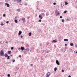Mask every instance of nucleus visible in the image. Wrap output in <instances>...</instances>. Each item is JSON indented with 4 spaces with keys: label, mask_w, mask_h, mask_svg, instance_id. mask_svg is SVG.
I'll list each match as a JSON object with an SVG mask.
<instances>
[{
    "label": "nucleus",
    "mask_w": 77,
    "mask_h": 77,
    "mask_svg": "<svg viewBox=\"0 0 77 77\" xmlns=\"http://www.w3.org/2000/svg\"><path fill=\"white\" fill-rule=\"evenodd\" d=\"M64 41H66V42L68 41V39H64Z\"/></svg>",
    "instance_id": "nucleus-13"
},
{
    "label": "nucleus",
    "mask_w": 77,
    "mask_h": 77,
    "mask_svg": "<svg viewBox=\"0 0 77 77\" xmlns=\"http://www.w3.org/2000/svg\"><path fill=\"white\" fill-rule=\"evenodd\" d=\"M67 12V11H65L64 12V14H66V13Z\"/></svg>",
    "instance_id": "nucleus-24"
},
{
    "label": "nucleus",
    "mask_w": 77,
    "mask_h": 77,
    "mask_svg": "<svg viewBox=\"0 0 77 77\" xmlns=\"http://www.w3.org/2000/svg\"><path fill=\"white\" fill-rule=\"evenodd\" d=\"M62 72H64V70L63 69H62Z\"/></svg>",
    "instance_id": "nucleus-36"
},
{
    "label": "nucleus",
    "mask_w": 77,
    "mask_h": 77,
    "mask_svg": "<svg viewBox=\"0 0 77 77\" xmlns=\"http://www.w3.org/2000/svg\"><path fill=\"white\" fill-rule=\"evenodd\" d=\"M21 43H22V44H24V42H21Z\"/></svg>",
    "instance_id": "nucleus-55"
},
{
    "label": "nucleus",
    "mask_w": 77,
    "mask_h": 77,
    "mask_svg": "<svg viewBox=\"0 0 77 77\" xmlns=\"http://www.w3.org/2000/svg\"><path fill=\"white\" fill-rule=\"evenodd\" d=\"M17 16H16V17H15V18H14V19H15L16 20V19H17Z\"/></svg>",
    "instance_id": "nucleus-43"
},
{
    "label": "nucleus",
    "mask_w": 77,
    "mask_h": 77,
    "mask_svg": "<svg viewBox=\"0 0 77 77\" xmlns=\"http://www.w3.org/2000/svg\"><path fill=\"white\" fill-rule=\"evenodd\" d=\"M50 77V75H48V76L47 77Z\"/></svg>",
    "instance_id": "nucleus-60"
},
{
    "label": "nucleus",
    "mask_w": 77,
    "mask_h": 77,
    "mask_svg": "<svg viewBox=\"0 0 77 77\" xmlns=\"http://www.w3.org/2000/svg\"><path fill=\"white\" fill-rule=\"evenodd\" d=\"M57 15H60V13H58Z\"/></svg>",
    "instance_id": "nucleus-44"
},
{
    "label": "nucleus",
    "mask_w": 77,
    "mask_h": 77,
    "mask_svg": "<svg viewBox=\"0 0 77 77\" xmlns=\"http://www.w3.org/2000/svg\"><path fill=\"white\" fill-rule=\"evenodd\" d=\"M5 43H6V44H8V42H6Z\"/></svg>",
    "instance_id": "nucleus-45"
},
{
    "label": "nucleus",
    "mask_w": 77,
    "mask_h": 77,
    "mask_svg": "<svg viewBox=\"0 0 77 77\" xmlns=\"http://www.w3.org/2000/svg\"><path fill=\"white\" fill-rule=\"evenodd\" d=\"M14 21L16 23H18V21H17V20L16 19H15L14 20Z\"/></svg>",
    "instance_id": "nucleus-18"
},
{
    "label": "nucleus",
    "mask_w": 77,
    "mask_h": 77,
    "mask_svg": "<svg viewBox=\"0 0 77 77\" xmlns=\"http://www.w3.org/2000/svg\"><path fill=\"white\" fill-rule=\"evenodd\" d=\"M19 57H21V55H19Z\"/></svg>",
    "instance_id": "nucleus-48"
},
{
    "label": "nucleus",
    "mask_w": 77,
    "mask_h": 77,
    "mask_svg": "<svg viewBox=\"0 0 77 77\" xmlns=\"http://www.w3.org/2000/svg\"><path fill=\"white\" fill-rule=\"evenodd\" d=\"M16 69H17V70H18V69H19V68H18V67H16Z\"/></svg>",
    "instance_id": "nucleus-34"
},
{
    "label": "nucleus",
    "mask_w": 77,
    "mask_h": 77,
    "mask_svg": "<svg viewBox=\"0 0 77 77\" xmlns=\"http://www.w3.org/2000/svg\"><path fill=\"white\" fill-rule=\"evenodd\" d=\"M1 26H3V25H4V24L2 23L1 24Z\"/></svg>",
    "instance_id": "nucleus-35"
},
{
    "label": "nucleus",
    "mask_w": 77,
    "mask_h": 77,
    "mask_svg": "<svg viewBox=\"0 0 77 77\" xmlns=\"http://www.w3.org/2000/svg\"><path fill=\"white\" fill-rule=\"evenodd\" d=\"M52 42H57V41H56V40H53Z\"/></svg>",
    "instance_id": "nucleus-16"
},
{
    "label": "nucleus",
    "mask_w": 77,
    "mask_h": 77,
    "mask_svg": "<svg viewBox=\"0 0 77 77\" xmlns=\"http://www.w3.org/2000/svg\"><path fill=\"white\" fill-rule=\"evenodd\" d=\"M27 51H29V48H27Z\"/></svg>",
    "instance_id": "nucleus-42"
},
{
    "label": "nucleus",
    "mask_w": 77,
    "mask_h": 77,
    "mask_svg": "<svg viewBox=\"0 0 77 77\" xmlns=\"http://www.w3.org/2000/svg\"><path fill=\"white\" fill-rule=\"evenodd\" d=\"M19 2H20V3H21V0H20V1H19Z\"/></svg>",
    "instance_id": "nucleus-49"
},
{
    "label": "nucleus",
    "mask_w": 77,
    "mask_h": 77,
    "mask_svg": "<svg viewBox=\"0 0 77 77\" xmlns=\"http://www.w3.org/2000/svg\"><path fill=\"white\" fill-rule=\"evenodd\" d=\"M11 56H12V55H11Z\"/></svg>",
    "instance_id": "nucleus-62"
},
{
    "label": "nucleus",
    "mask_w": 77,
    "mask_h": 77,
    "mask_svg": "<svg viewBox=\"0 0 77 77\" xmlns=\"http://www.w3.org/2000/svg\"><path fill=\"white\" fill-rule=\"evenodd\" d=\"M7 76H8V77H10V74H8L7 75Z\"/></svg>",
    "instance_id": "nucleus-31"
},
{
    "label": "nucleus",
    "mask_w": 77,
    "mask_h": 77,
    "mask_svg": "<svg viewBox=\"0 0 77 77\" xmlns=\"http://www.w3.org/2000/svg\"><path fill=\"white\" fill-rule=\"evenodd\" d=\"M46 14L47 17H48V16L49 15V13H48V12H46Z\"/></svg>",
    "instance_id": "nucleus-9"
},
{
    "label": "nucleus",
    "mask_w": 77,
    "mask_h": 77,
    "mask_svg": "<svg viewBox=\"0 0 77 77\" xmlns=\"http://www.w3.org/2000/svg\"><path fill=\"white\" fill-rule=\"evenodd\" d=\"M65 4L66 5H68V2H65Z\"/></svg>",
    "instance_id": "nucleus-28"
},
{
    "label": "nucleus",
    "mask_w": 77,
    "mask_h": 77,
    "mask_svg": "<svg viewBox=\"0 0 77 77\" xmlns=\"http://www.w3.org/2000/svg\"><path fill=\"white\" fill-rule=\"evenodd\" d=\"M11 24H12V25L13 24V23H12Z\"/></svg>",
    "instance_id": "nucleus-64"
},
{
    "label": "nucleus",
    "mask_w": 77,
    "mask_h": 77,
    "mask_svg": "<svg viewBox=\"0 0 77 77\" xmlns=\"http://www.w3.org/2000/svg\"><path fill=\"white\" fill-rule=\"evenodd\" d=\"M14 47H11V50H13V49H14Z\"/></svg>",
    "instance_id": "nucleus-29"
},
{
    "label": "nucleus",
    "mask_w": 77,
    "mask_h": 77,
    "mask_svg": "<svg viewBox=\"0 0 77 77\" xmlns=\"http://www.w3.org/2000/svg\"><path fill=\"white\" fill-rule=\"evenodd\" d=\"M62 21L63 22V23H64V22H65V20L63 19H62Z\"/></svg>",
    "instance_id": "nucleus-21"
},
{
    "label": "nucleus",
    "mask_w": 77,
    "mask_h": 77,
    "mask_svg": "<svg viewBox=\"0 0 77 77\" xmlns=\"http://www.w3.org/2000/svg\"><path fill=\"white\" fill-rule=\"evenodd\" d=\"M19 5H22V4H21V3Z\"/></svg>",
    "instance_id": "nucleus-54"
},
{
    "label": "nucleus",
    "mask_w": 77,
    "mask_h": 77,
    "mask_svg": "<svg viewBox=\"0 0 77 77\" xmlns=\"http://www.w3.org/2000/svg\"><path fill=\"white\" fill-rule=\"evenodd\" d=\"M43 51H44V52H45V50H44Z\"/></svg>",
    "instance_id": "nucleus-61"
},
{
    "label": "nucleus",
    "mask_w": 77,
    "mask_h": 77,
    "mask_svg": "<svg viewBox=\"0 0 77 77\" xmlns=\"http://www.w3.org/2000/svg\"><path fill=\"white\" fill-rule=\"evenodd\" d=\"M4 32H6V31L5 30H4L3 31Z\"/></svg>",
    "instance_id": "nucleus-58"
},
{
    "label": "nucleus",
    "mask_w": 77,
    "mask_h": 77,
    "mask_svg": "<svg viewBox=\"0 0 77 77\" xmlns=\"http://www.w3.org/2000/svg\"><path fill=\"white\" fill-rule=\"evenodd\" d=\"M31 66H33V64H31L30 65Z\"/></svg>",
    "instance_id": "nucleus-47"
},
{
    "label": "nucleus",
    "mask_w": 77,
    "mask_h": 77,
    "mask_svg": "<svg viewBox=\"0 0 77 77\" xmlns=\"http://www.w3.org/2000/svg\"><path fill=\"white\" fill-rule=\"evenodd\" d=\"M48 74V75H51V73L50 72H48L47 73Z\"/></svg>",
    "instance_id": "nucleus-17"
},
{
    "label": "nucleus",
    "mask_w": 77,
    "mask_h": 77,
    "mask_svg": "<svg viewBox=\"0 0 77 77\" xmlns=\"http://www.w3.org/2000/svg\"><path fill=\"white\" fill-rule=\"evenodd\" d=\"M41 47L42 45V44L40 43L39 45Z\"/></svg>",
    "instance_id": "nucleus-38"
},
{
    "label": "nucleus",
    "mask_w": 77,
    "mask_h": 77,
    "mask_svg": "<svg viewBox=\"0 0 77 77\" xmlns=\"http://www.w3.org/2000/svg\"><path fill=\"white\" fill-rule=\"evenodd\" d=\"M18 12H20V9H18L17 10Z\"/></svg>",
    "instance_id": "nucleus-27"
},
{
    "label": "nucleus",
    "mask_w": 77,
    "mask_h": 77,
    "mask_svg": "<svg viewBox=\"0 0 77 77\" xmlns=\"http://www.w3.org/2000/svg\"><path fill=\"white\" fill-rule=\"evenodd\" d=\"M8 54H11V51H8Z\"/></svg>",
    "instance_id": "nucleus-6"
},
{
    "label": "nucleus",
    "mask_w": 77,
    "mask_h": 77,
    "mask_svg": "<svg viewBox=\"0 0 77 77\" xmlns=\"http://www.w3.org/2000/svg\"><path fill=\"white\" fill-rule=\"evenodd\" d=\"M75 47H77V44H75Z\"/></svg>",
    "instance_id": "nucleus-41"
},
{
    "label": "nucleus",
    "mask_w": 77,
    "mask_h": 77,
    "mask_svg": "<svg viewBox=\"0 0 77 77\" xmlns=\"http://www.w3.org/2000/svg\"><path fill=\"white\" fill-rule=\"evenodd\" d=\"M20 37H21V38H22L23 37V35H21Z\"/></svg>",
    "instance_id": "nucleus-50"
},
{
    "label": "nucleus",
    "mask_w": 77,
    "mask_h": 77,
    "mask_svg": "<svg viewBox=\"0 0 77 77\" xmlns=\"http://www.w3.org/2000/svg\"><path fill=\"white\" fill-rule=\"evenodd\" d=\"M17 0H14V2H17Z\"/></svg>",
    "instance_id": "nucleus-56"
},
{
    "label": "nucleus",
    "mask_w": 77,
    "mask_h": 77,
    "mask_svg": "<svg viewBox=\"0 0 77 77\" xmlns=\"http://www.w3.org/2000/svg\"><path fill=\"white\" fill-rule=\"evenodd\" d=\"M48 75L47 73V75L46 76V77H48Z\"/></svg>",
    "instance_id": "nucleus-37"
},
{
    "label": "nucleus",
    "mask_w": 77,
    "mask_h": 77,
    "mask_svg": "<svg viewBox=\"0 0 77 77\" xmlns=\"http://www.w3.org/2000/svg\"><path fill=\"white\" fill-rule=\"evenodd\" d=\"M39 17L40 19H42V16H41V15H39Z\"/></svg>",
    "instance_id": "nucleus-12"
},
{
    "label": "nucleus",
    "mask_w": 77,
    "mask_h": 77,
    "mask_svg": "<svg viewBox=\"0 0 77 77\" xmlns=\"http://www.w3.org/2000/svg\"><path fill=\"white\" fill-rule=\"evenodd\" d=\"M70 46L72 47V46H73V45H74V44L72 43H71L70 44Z\"/></svg>",
    "instance_id": "nucleus-8"
},
{
    "label": "nucleus",
    "mask_w": 77,
    "mask_h": 77,
    "mask_svg": "<svg viewBox=\"0 0 77 77\" xmlns=\"http://www.w3.org/2000/svg\"><path fill=\"white\" fill-rule=\"evenodd\" d=\"M22 20H23V22H24L25 21H26L25 20V18H22Z\"/></svg>",
    "instance_id": "nucleus-15"
},
{
    "label": "nucleus",
    "mask_w": 77,
    "mask_h": 77,
    "mask_svg": "<svg viewBox=\"0 0 77 77\" xmlns=\"http://www.w3.org/2000/svg\"><path fill=\"white\" fill-rule=\"evenodd\" d=\"M5 5H6V6H7V7H9L10 6V5L8 3H6L5 4Z\"/></svg>",
    "instance_id": "nucleus-5"
},
{
    "label": "nucleus",
    "mask_w": 77,
    "mask_h": 77,
    "mask_svg": "<svg viewBox=\"0 0 77 77\" xmlns=\"http://www.w3.org/2000/svg\"><path fill=\"white\" fill-rule=\"evenodd\" d=\"M66 51V50H65V49L63 48L62 50V51L63 53H65V51Z\"/></svg>",
    "instance_id": "nucleus-11"
},
{
    "label": "nucleus",
    "mask_w": 77,
    "mask_h": 77,
    "mask_svg": "<svg viewBox=\"0 0 77 77\" xmlns=\"http://www.w3.org/2000/svg\"><path fill=\"white\" fill-rule=\"evenodd\" d=\"M46 53H48V51H46Z\"/></svg>",
    "instance_id": "nucleus-52"
},
{
    "label": "nucleus",
    "mask_w": 77,
    "mask_h": 77,
    "mask_svg": "<svg viewBox=\"0 0 77 77\" xmlns=\"http://www.w3.org/2000/svg\"><path fill=\"white\" fill-rule=\"evenodd\" d=\"M38 30H40V31H41V29H38Z\"/></svg>",
    "instance_id": "nucleus-40"
},
{
    "label": "nucleus",
    "mask_w": 77,
    "mask_h": 77,
    "mask_svg": "<svg viewBox=\"0 0 77 77\" xmlns=\"http://www.w3.org/2000/svg\"><path fill=\"white\" fill-rule=\"evenodd\" d=\"M21 33H22V31H20L18 33L19 36H20V35Z\"/></svg>",
    "instance_id": "nucleus-4"
},
{
    "label": "nucleus",
    "mask_w": 77,
    "mask_h": 77,
    "mask_svg": "<svg viewBox=\"0 0 77 77\" xmlns=\"http://www.w3.org/2000/svg\"><path fill=\"white\" fill-rule=\"evenodd\" d=\"M27 49H25V50H27Z\"/></svg>",
    "instance_id": "nucleus-63"
},
{
    "label": "nucleus",
    "mask_w": 77,
    "mask_h": 77,
    "mask_svg": "<svg viewBox=\"0 0 77 77\" xmlns=\"http://www.w3.org/2000/svg\"><path fill=\"white\" fill-rule=\"evenodd\" d=\"M17 2H19V1H18V0H17Z\"/></svg>",
    "instance_id": "nucleus-57"
},
{
    "label": "nucleus",
    "mask_w": 77,
    "mask_h": 77,
    "mask_svg": "<svg viewBox=\"0 0 77 77\" xmlns=\"http://www.w3.org/2000/svg\"><path fill=\"white\" fill-rule=\"evenodd\" d=\"M66 20L67 21H69V19H68V18H67Z\"/></svg>",
    "instance_id": "nucleus-46"
},
{
    "label": "nucleus",
    "mask_w": 77,
    "mask_h": 77,
    "mask_svg": "<svg viewBox=\"0 0 77 77\" xmlns=\"http://www.w3.org/2000/svg\"><path fill=\"white\" fill-rule=\"evenodd\" d=\"M3 17H6V14H3Z\"/></svg>",
    "instance_id": "nucleus-25"
},
{
    "label": "nucleus",
    "mask_w": 77,
    "mask_h": 77,
    "mask_svg": "<svg viewBox=\"0 0 77 77\" xmlns=\"http://www.w3.org/2000/svg\"><path fill=\"white\" fill-rule=\"evenodd\" d=\"M6 23L7 24H8V23H9V21H7L6 22Z\"/></svg>",
    "instance_id": "nucleus-33"
},
{
    "label": "nucleus",
    "mask_w": 77,
    "mask_h": 77,
    "mask_svg": "<svg viewBox=\"0 0 77 77\" xmlns=\"http://www.w3.org/2000/svg\"><path fill=\"white\" fill-rule=\"evenodd\" d=\"M24 5H25V6H27V3H25L24 4Z\"/></svg>",
    "instance_id": "nucleus-22"
},
{
    "label": "nucleus",
    "mask_w": 77,
    "mask_h": 77,
    "mask_svg": "<svg viewBox=\"0 0 77 77\" xmlns=\"http://www.w3.org/2000/svg\"><path fill=\"white\" fill-rule=\"evenodd\" d=\"M56 3H55V2H54L53 3L54 5H56Z\"/></svg>",
    "instance_id": "nucleus-32"
},
{
    "label": "nucleus",
    "mask_w": 77,
    "mask_h": 77,
    "mask_svg": "<svg viewBox=\"0 0 77 77\" xmlns=\"http://www.w3.org/2000/svg\"><path fill=\"white\" fill-rule=\"evenodd\" d=\"M5 56V57H8V55L7 54L5 53V55H4V56Z\"/></svg>",
    "instance_id": "nucleus-10"
},
{
    "label": "nucleus",
    "mask_w": 77,
    "mask_h": 77,
    "mask_svg": "<svg viewBox=\"0 0 77 77\" xmlns=\"http://www.w3.org/2000/svg\"><path fill=\"white\" fill-rule=\"evenodd\" d=\"M20 49H21L22 51H23L24 50V47H21L20 48H19V50H20Z\"/></svg>",
    "instance_id": "nucleus-3"
},
{
    "label": "nucleus",
    "mask_w": 77,
    "mask_h": 77,
    "mask_svg": "<svg viewBox=\"0 0 77 77\" xmlns=\"http://www.w3.org/2000/svg\"><path fill=\"white\" fill-rule=\"evenodd\" d=\"M66 45H67V44H65V46H66Z\"/></svg>",
    "instance_id": "nucleus-51"
},
{
    "label": "nucleus",
    "mask_w": 77,
    "mask_h": 77,
    "mask_svg": "<svg viewBox=\"0 0 77 77\" xmlns=\"http://www.w3.org/2000/svg\"><path fill=\"white\" fill-rule=\"evenodd\" d=\"M13 62H15V60H12Z\"/></svg>",
    "instance_id": "nucleus-30"
},
{
    "label": "nucleus",
    "mask_w": 77,
    "mask_h": 77,
    "mask_svg": "<svg viewBox=\"0 0 77 77\" xmlns=\"http://www.w3.org/2000/svg\"><path fill=\"white\" fill-rule=\"evenodd\" d=\"M69 77H71V76H70V75H69Z\"/></svg>",
    "instance_id": "nucleus-59"
},
{
    "label": "nucleus",
    "mask_w": 77,
    "mask_h": 77,
    "mask_svg": "<svg viewBox=\"0 0 77 77\" xmlns=\"http://www.w3.org/2000/svg\"><path fill=\"white\" fill-rule=\"evenodd\" d=\"M41 15L43 17H45V14H44V13H42Z\"/></svg>",
    "instance_id": "nucleus-7"
},
{
    "label": "nucleus",
    "mask_w": 77,
    "mask_h": 77,
    "mask_svg": "<svg viewBox=\"0 0 77 77\" xmlns=\"http://www.w3.org/2000/svg\"><path fill=\"white\" fill-rule=\"evenodd\" d=\"M41 21H42V20H41V19H40L38 21V22H41Z\"/></svg>",
    "instance_id": "nucleus-26"
},
{
    "label": "nucleus",
    "mask_w": 77,
    "mask_h": 77,
    "mask_svg": "<svg viewBox=\"0 0 77 77\" xmlns=\"http://www.w3.org/2000/svg\"><path fill=\"white\" fill-rule=\"evenodd\" d=\"M29 36H32V33L31 32H29Z\"/></svg>",
    "instance_id": "nucleus-14"
},
{
    "label": "nucleus",
    "mask_w": 77,
    "mask_h": 77,
    "mask_svg": "<svg viewBox=\"0 0 77 77\" xmlns=\"http://www.w3.org/2000/svg\"><path fill=\"white\" fill-rule=\"evenodd\" d=\"M59 11L57 10H56L55 11V13H57V12H58Z\"/></svg>",
    "instance_id": "nucleus-23"
},
{
    "label": "nucleus",
    "mask_w": 77,
    "mask_h": 77,
    "mask_svg": "<svg viewBox=\"0 0 77 77\" xmlns=\"http://www.w3.org/2000/svg\"><path fill=\"white\" fill-rule=\"evenodd\" d=\"M0 56H5V53H4V51L3 50H2L0 52Z\"/></svg>",
    "instance_id": "nucleus-1"
},
{
    "label": "nucleus",
    "mask_w": 77,
    "mask_h": 77,
    "mask_svg": "<svg viewBox=\"0 0 77 77\" xmlns=\"http://www.w3.org/2000/svg\"><path fill=\"white\" fill-rule=\"evenodd\" d=\"M42 25H43V26H44V23H42Z\"/></svg>",
    "instance_id": "nucleus-53"
},
{
    "label": "nucleus",
    "mask_w": 77,
    "mask_h": 77,
    "mask_svg": "<svg viewBox=\"0 0 77 77\" xmlns=\"http://www.w3.org/2000/svg\"><path fill=\"white\" fill-rule=\"evenodd\" d=\"M60 18H62V16H60Z\"/></svg>",
    "instance_id": "nucleus-39"
},
{
    "label": "nucleus",
    "mask_w": 77,
    "mask_h": 77,
    "mask_svg": "<svg viewBox=\"0 0 77 77\" xmlns=\"http://www.w3.org/2000/svg\"><path fill=\"white\" fill-rule=\"evenodd\" d=\"M56 63L57 65H60V63L59 62L58 60H56Z\"/></svg>",
    "instance_id": "nucleus-2"
},
{
    "label": "nucleus",
    "mask_w": 77,
    "mask_h": 77,
    "mask_svg": "<svg viewBox=\"0 0 77 77\" xmlns=\"http://www.w3.org/2000/svg\"><path fill=\"white\" fill-rule=\"evenodd\" d=\"M10 56H7V59H10Z\"/></svg>",
    "instance_id": "nucleus-20"
},
{
    "label": "nucleus",
    "mask_w": 77,
    "mask_h": 77,
    "mask_svg": "<svg viewBox=\"0 0 77 77\" xmlns=\"http://www.w3.org/2000/svg\"><path fill=\"white\" fill-rule=\"evenodd\" d=\"M57 68L56 67L54 69V71H56L57 70Z\"/></svg>",
    "instance_id": "nucleus-19"
}]
</instances>
